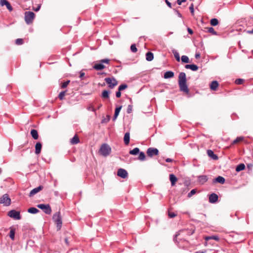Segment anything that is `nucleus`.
<instances>
[{"instance_id":"nucleus-29","label":"nucleus","mask_w":253,"mask_h":253,"mask_svg":"<svg viewBox=\"0 0 253 253\" xmlns=\"http://www.w3.org/2000/svg\"><path fill=\"white\" fill-rule=\"evenodd\" d=\"M245 168V166L244 164H240L238 165L236 168V171H240L243 169H244Z\"/></svg>"},{"instance_id":"nucleus-36","label":"nucleus","mask_w":253,"mask_h":253,"mask_svg":"<svg viewBox=\"0 0 253 253\" xmlns=\"http://www.w3.org/2000/svg\"><path fill=\"white\" fill-rule=\"evenodd\" d=\"M138 159L140 161H144L145 159V154L143 152H141L139 153Z\"/></svg>"},{"instance_id":"nucleus-10","label":"nucleus","mask_w":253,"mask_h":253,"mask_svg":"<svg viewBox=\"0 0 253 253\" xmlns=\"http://www.w3.org/2000/svg\"><path fill=\"white\" fill-rule=\"evenodd\" d=\"M43 186L42 185H40L38 187L33 189V190H32L30 191V193L29 194V196L30 197H32L35 195L37 194L38 192L41 191L43 189Z\"/></svg>"},{"instance_id":"nucleus-12","label":"nucleus","mask_w":253,"mask_h":253,"mask_svg":"<svg viewBox=\"0 0 253 253\" xmlns=\"http://www.w3.org/2000/svg\"><path fill=\"white\" fill-rule=\"evenodd\" d=\"M0 3L1 6L5 5L9 11H12V7L7 0H0Z\"/></svg>"},{"instance_id":"nucleus-33","label":"nucleus","mask_w":253,"mask_h":253,"mask_svg":"<svg viewBox=\"0 0 253 253\" xmlns=\"http://www.w3.org/2000/svg\"><path fill=\"white\" fill-rule=\"evenodd\" d=\"M172 53H173V55L174 56V57L175 58L177 61L179 62L180 60V56L176 50H172Z\"/></svg>"},{"instance_id":"nucleus-57","label":"nucleus","mask_w":253,"mask_h":253,"mask_svg":"<svg viewBox=\"0 0 253 253\" xmlns=\"http://www.w3.org/2000/svg\"><path fill=\"white\" fill-rule=\"evenodd\" d=\"M187 31L189 34L192 35L193 34V31L191 29L188 28Z\"/></svg>"},{"instance_id":"nucleus-19","label":"nucleus","mask_w":253,"mask_h":253,"mask_svg":"<svg viewBox=\"0 0 253 253\" xmlns=\"http://www.w3.org/2000/svg\"><path fill=\"white\" fill-rule=\"evenodd\" d=\"M218 86V83L216 81L211 82L210 84V88L212 90H216Z\"/></svg>"},{"instance_id":"nucleus-48","label":"nucleus","mask_w":253,"mask_h":253,"mask_svg":"<svg viewBox=\"0 0 253 253\" xmlns=\"http://www.w3.org/2000/svg\"><path fill=\"white\" fill-rule=\"evenodd\" d=\"M176 214L174 212H169V216L170 218H173L175 217Z\"/></svg>"},{"instance_id":"nucleus-46","label":"nucleus","mask_w":253,"mask_h":253,"mask_svg":"<svg viewBox=\"0 0 253 253\" xmlns=\"http://www.w3.org/2000/svg\"><path fill=\"white\" fill-rule=\"evenodd\" d=\"M132 110V106L131 105H129L127 107V113L128 114H130V113H131Z\"/></svg>"},{"instance_id":"nucleus-31","label":"nucleus","mask_w":253,"mask_h":253,"mask_svg":"<svg viewBox=\"0 0 253 253\" xmlns=\"http://www.w3.org/2000/svg\"><path fill=\"white\" fill-rule=\"evenodd\" d=\"M102 97L107 99L109 97V92L108 90H103L102 93Z\"/></svg>"},{"instance_id":"nucleus-17","label":"nucleus","mask_w":253,"mask_h":253,"mask_svg":"<svg viewBox=\"0 0 253 253\" xmlns=\"http://www.w3.org/2000/svg\"><path fill=\"white\" fill-rule=\"evenodd\" d=\"M93 68L96 70L99 71L104 69L105 66L100 62V63L95 64Z\"/></svg>"},{"instance_id":"nucleus-34","label":"nucleus","mask_w":253,"mask_h":253,"mask_svg":"<svg viewBox=\"0 0 253 253\" xmlns=\"http://www.w3.org/2000/svg\"><path fill=\"white\" fill-rule=\"evenodd\" d=\"M181 61L182 62L185 63H188L190 62L189 59L186 55H182L181 56Z\"/></svg>"},{"instance_id":"nucleus-30","label":"nucleus","mask_w":253,"mask_h":253,"mask_svg":"<svg viewBox=\"0 0 253 253\" xmlns=\"http://www.w3.org/2000/svg\"><path fill=\"white\" fill-rule=\"evenodd\" d=\"M139 149L137 147L134 148L129 151V154L132 155H136L139 153Z\"/></svg>"},{"instance_id":"nucleus-37","label":"nucleus","mask_w":253,"mask_h":253,"mask_svg":"<svg viewBox=\"0 0 253 253\" xmlns=\"http://www.w3.org/2000/svg\"><path fill=\"white\" fill-rule=\"evenodd\" d=\"M15 230L14 229H11L9 232V237L12 240H14Z\"/></svg>"},{"instance_id":"nucleus-32","label":"nucleus","mask_w":253,"mask_h":253,"mask_svg":"<svg viewBox=\"0 0 253 253\" xmlns=\"http://www.w3.org/2000/svg\"><path fill=\"white\" fill-rule=\"evenodd\" d=\"M210 23L211 26H215L218 25V21L216 18H212L211 20Z\"/></svg>"},{"instance_id":"nucleus-26","label":"nucleus","mask_w":253,"mask_h":253,"mask_svg":"<svg viewBox=\"0 0 253 253\" xmlns=\"http://www.w3.org/2000/svg\"><path fill=\"white\" fill-rule=\"evenodd\" d=\"M31 134L32 137L34 139H38L39 138L38 133L37 130L36 129H32L31 130Z\"/></svg>"},{"instance_id":"nucleus-44","label":"nucleus","mask_w":253,"mask_h":253,"mask_svg":"<svg viewBox=\"0 0 253 253\" xmlns=\"http://www.w3.org/2000/svg\"><path fill=\"white\" fill-rule=\"evenodd\" d=\"M70 82V81L69 80H68V81H67L63 83L62 84V85H61V87L63 88L66 87L69 84Z\"/></svg>"},{"instance_id":"nucleus-23","label":"nucleus","mask_w":253,"mask_h":253,"mask_svg":"<svg viewBox=\"0 0 253 253\" xmlns=\"http://www.w3.org/2000/svg\"><path fill=\"white\" fill-rule=\"evenodd\" d=\"M213 182L223 184L225 182V178L222 176H218L215 179H214Z\"/></svg>"},{"instance_id":"nucleus-25","label":"nucleus","mask_w":253,"mask_h":253,"mask_svg":"<svg viewBox=\"0 0 253 253\" xmlns=\"http://www.w3.org/2000/svg\"><path fill=\"white\" fill-rule=\"evenodd\" d=\"M154 58V55L151 52H148L146 54V59L148 61H151Z\"/></svg>"},{"instance_id":"nucleus-42","label":"nucleus","mask_w":253,"mask_h":253,"mask_svg":"<svg viewBox=\"0 0 253 253\" xmlns=\"http://www.w3.org/2000/svg\"><path fill=\"white\" fill-rule=\"evenodd\" d=\"M243 139V137H237V138L236 139H235L233 141L232 144H236V143L240 142V141L242 140Z\"/></svg>"},{"instance_id":"nucleus-15","label":"nucleus","mask_w":253,"mask_h":253,"mask_svg":"<svg viewBox=\"0 0 253 253\" xmlns=\"http://www.w3.org/2000/svg\"><path fill=\"white\" fill-rule=\"evenodd\" d=\"M207 154L211 158L214 160H216L218 158V156L215 154L214 152L211 150H208L207 151Z\"/></svg>"},{"instance_id":"nucleus-40","label":"nucleus","mask_w":253,"mask_h":253,"mask_svg":"<svg viewBox=\"0 0 253 253\" xmlns=\"http://www.w3.org/2000/svg\"><path fill=\"white\" fill-rule=\"evenodd\" d=\"M15 43L17 45H21L23 43V40L22 39H17L15 41Z\"/></svg>"},{"instance_id":"nucleus-47","label":"nucleus","mask_w":253,"mask_h":253,"mask_svg":"<svg viewBox=\"0 0 253 253\" xmlns=\"http://www.w3.org/2000/svg\"><path fill=\"white\" fill-rule=\"evenodd\" d=\"M109 61H110V60L108 59H103L100 60V62H101L102 64H103V63L109 64Z\"/></svg>"},{"instance_id":"nucleus-3","label":"nucleus","mask_w":253,"mask_h":253,"mask_svg":"<svg viewBox=\"0 0 253 253\" xmlns=\"http://www.w3.org/2000/svg\"><path fill=\"white\" fill-rule=\"evenodd\" d=\"M52 219L54 222L56 224L58 230H60L62 224V221L60 212H57L54 213L53 215Z\"/></svg>"},{"instance_id":"nucleus-24","label":"nucleus","mask_w":253,"mask_h":253,"mask_svg":"<svg viewBox=\"0 0 253 253\" xmlns=\"http://www.w3.org/2000/svg\"><path fill=\"white\" fill-rule=\"evenodd\" d=\"M174 76V73L172 71H167L165 73L164 77L165 79L172 78Z\"/></svg>"},{"instance_id":"nucleus-13","label":"nucleus","mask_w":253,"mask_h":253,"mask_svg":"<svg viewBox=\"0 0 253 253\" xmlns=\"http://www.w3.org/2000/svg\"><path fill=\"white\" fill-rule=\"evenodd\" d=\"M218 195L215 193H212L209 196V202L211 203H215L218 200Z\"/></svg>"},{"instance_id":"nucleus-7","label":"nucleus","mask_w":253,"mask_h":253,"mask_svg":"<svg viewBox=\"0 0 253 253\" xmlns=\"http://www.w3.org/2000/svg\"><path fill=\"white\" fill-rule=\"evenodd\" d=\"M10 217L13 218L16 220H19L21 218L20 211H16L14 210L10 211L7 214Z\"/></svg>"},{"instance_id":"nucleus-51","label":"nucleus","mask_w":253,"mask_h":253,"mask_svg":"<svg viewBox=\"0 0 253 253\" xmlns=\"http://www.w3.org/2000/svg\"><path fill=\"white\" fill-rule=\"evenodd\" d=\"M121 91L118 89V91L116 93V96L117 98H120L121 96Z\"/></svg>"},{"instance_id":"nucleus-60","label":"nucleus","mask_w":253,"mask_h":253,"mask_svg":"<svg viewBox=\"0 0 253 253\" xmlns=\"http://www.w3.org/2000/svg\"><path fill=\"white\" fill-rule=\"evenodd\" d=\"M206 241H209L211 239V236H207L205 238Z\"/></svg>"},{"instance_id":"nucleus-20","label":"nucleus","mask_w":253,"mask_h":253,"mask_svg":"<svg viewBox=\"0 0 253 253\" xmlns=\"http://www.w3.org/2000/svg\"><path fill=\"white\" fill-rule=\"evenodd\" d=\"M124 140L126 145H128L129 144L130 140V133L129 132H127L125 134Z\"/></svg>"},{"instance_id":"nucleus-41","label":"nucleus","mask_w":253,"mask_h":253,"mask_svg":"<svg viewBox=\"0 0 253 253\" xmlns=\"http://www.w3.org/2000/svg\"><path fill=\"white\" fill-rule=\"evenodd\" d=\"M66 91H61L58 95V97L60 100H62L65 95Z\"/></svg>"},{"instance_id":"nucleus-56","label":"nucleus","mask_w":253,"mask_h":253,"mask_svg":"<svg viewBox=\"0 0 253 253\" xmlns=\"http://www.w3.org/2000/svg\"><path fill=\"white\" fill-rule=\"evenodd\" d=\"M186 0H177V2L178 5H181L183 2H185Z\"/></svg>"},{"instance_id":"nucleus-2","label":"nucleus","mask_w":253,"mask_h":253,"mask_svg":"<svg viewBox=\"0 0 253 253\" xmlns=\"http://www.w3.org/2000/svg\"><path fill=\"white\" fill-rule=\"evenodd\" d=\"M99 152L102 156L106 157L110 154L111 148L108 144L104 143L101 145Z\"/></svg>"},{"instance_id":"nucleus-35","label":"nucleus","mask_w":253,"mask_h":253,"mask_svg":"<svg viewBox=\"0 0 253 253\" xmlns=\"http://www.w3.org/2000/svg\"><path fill=\"white\" fill-rule=\"evenodd\" d=\"M208 31L209 33L212 34L213 35H217V32L214 30V29L212 27H209L207 28Z\"/></svg>"},{"instance_id":"nucleus-4","label":"nucleus","mask_w":253,"mask_h":253,"mask_svg":"<svg viewBox=\"0 0 253 253\" xmlns=\"http://www.w3.org/2000/svg\"><path fill=\"white\" fill-rule=\"evenodd\" d=\"M35 17V14L32 11H26L25 12L24 19L27 24H30L34 20Z\"/></svg>"},{"instance_id":"nucleus-1","label":"nucleus","mask_w":253,"mask_h":253,"mask_svg":"<svg viewBox=\"0 0 253 253\" xmlns=\"http://www.w3.org/2000/svg\"><path fill=\"white\" fill-rule=\"evenodd\" d=\"M178 84L180 90L185 93L189 92L188 86L186 84V76L184 72H181L178 76Z\"/></svg>"},{"instance_id":"nucleus-14","label":"nucleus","mask_w":253,"mask_h":253,"mask_svg":"<svg viewBox=\"0 0 253 253\" xmlns=\"http://www.w3.org/2000/svg\"><path fill=\"white\" fill-rule=\"evenodd\" d=\"M198 179L199 182H200L201 184H204L207 181L208 177L205 175H202L198 176Z\"/></svg>"},{"instance_id":"nucleus-27","label":"nucleus","mask_w":253,"mask_h":253,"mask_svg":"<svg viewBox=\"0 0 253 253\" xmlns=\"http://www.w3.org/2000/svg\"><path fill=\"white\" fill-rule=\"evenodd\" d=\"M79 141V138L77 135H75L70 140V142L72 144H76L78 143Z\"/></svg>"},{"instance_id":"nucleus-53","label":"nucleus","mask_w":253,"mask_h":253,"mask_svg":"<svg viewBox=\"0 0 253 253\" xmlns=\"http://www.w3.org/2000/svg\"><path fill=\"white\" fill-rule=\"evenodd\" d=\"M87 110H89V111H93V112H95V109H94V108L92 106H89L87 108Z\"/></svg>"},{"instance_id":"nucleus-52","label":"nucleus","mask_w":253,"mask_h":253,"mask_svg":"<svg viewBox=\"0 0 253 253\" xmlns=\"http://www.w3.org/2000/svg\"><path fill=\"white\" fill-rule=\"evenodd\" d=\"M84 73L82 71H81L80 73V78L81 79H83L84 77Z\"/></svg>"},{"instance_id":"nucleus-50","label":"nucleus","mask_w":253,"mask_h":253,"mask_svg":"<svg viewBox=\"0 0 253 253\" xmlns=\"http://www.w3.org/2000/svg\"><path fill=\"white\" fill-rule=\"evenodd\" d=\"M211 239L214 240L215 241H218L219 240V238L218 236L213 235L211 236Z\"/></svg>"},{"instance_id":"nucleus-64","label":"nucleus","mask_w":253,"mask_h":253,"mask_svg":"<svg viewBox=\"0 0 253 253\" xmlns=\"http://www.w3.org/2000/svg\"><path fill=\"white\" fill-rule=\"evenodd\" d=\"M101 106H102V104H100L98 105V107H97V109H99Z\"/></svg>"},{"instance_id":"nucleus-16","label":"nucleus","mask_w":253,"mask_h":253,"mask_svg":"<svg viewBox=\"0 0 253 253\" xmlns=\"http://www.w3.org/2000/svg\"><path fill=\"white\" fill-rule=\"evenodd\" d=\"M42 147V145L41 142H37L35 146V153L36 154H39L41 152V149Z\"/></svg>"},{"instance_id":"nucleus-45","label":"nucleus","mask_w":253,"mask_h":253,"mask_svg":"<svg viewBox=\"0 0 253 253\" xmlns=\"http://www.w3.org/2000/svg\"><path fill=\"white\" fill-rule=\"evenodd\" d=\"M243 82H244V80H243L242 79H236L235 81V83L237 84H241L243 83Z\"/></svg>"},{"instance_id":"nucleus-18","label":"nucleus","mask_w":253,"mask_h":253,"mask_svg":"<svg viewBox=\"0 0 253 253\" xmlns=\"http://www.w3.org/2000/svg\"><path fill=\"white\" fill-rule=\"evenodd\" d=\"M185 67L186 69H191L193 71H196L198 69V67L195 64H187Z\"/></svg>"},{"instance_id":"nucleus-5","label":"nucleus","mask_w":253,"mask_h":253,"mask_svg":"<svg viewBox=\"0 0 253 253\" xmlns=\"http://www.w3.org/2000/svg\"><path fill=\"white\" fill-rule=\"evenodd\" d=\"M104 81L108 84V86L111 89L113 88L118 84V82L114 77L106 78Z\"/></svg>"},{"instance_id":"nucleus-61","label":"nucleus","mask_w":253,"mask_h":253,"mask_svg":"<svg viewBox=\"0 0 253 253\" xmlns=\"http://www.w3.org/2000/svg\"><path fill=\"white\" fill-rule=\"evenodd\" d=\"M247 33L248 34H253V28L252 29V30H250V31H247Z\"/></svg>"},{"instance_id":"nucleus-38","label":"nucleus","mask_w":253,"mask_h":253,"mask_svg":"<svg viewBox=\"0 0 253 253\" xmlns=\"http://www.w3.org/2000/svg\"><path fill=\"white\" fill-rule=\"evenodd\" d=\"M127 87V85L126 84H121L118 88V89L120 91H122L123 90H124L126 89Z\"/></svg>"},{"instance_id":"nucleus-8","label":"nucleus","mask_w":253,"mask_h":253,"mask_svg":"<svg viewBox=\"0 0 253 253\" xmlns=\"http://www.w3.org/2000/svg\"><path fill=\"white\" fill-rule=\"evenodd\" d=\"M37 207L42 210L46 214H49L51 212V209L49 205L39 204Z\"/></svg>"},{"instance_id":"nucleus-28","label":"nucleus","mask_w":253,"mask_h":253,"mask_svg":"<svg viewBox=\"0 0 253 253\" xmlns=\"http://www.w3.org/2000/svg\"><path fill=\"white\" fill-rule=\"evenodd\" d=\"M28 212L30 213L36 214L39 212V210L35 207H31L28 209Z\"/></svg>"},{"instance_id":"nucleus-6","label":"nucleus","mask_w":253,"mask_h":253,"mask_svg":"<svg viewBox=\"0 0 253 253\" xmlns=\"http://www.w3.org/2000/svg\"><path fill=\"white\" fill-rule=\"evenodd\" d=\"M0 204H2L5 206H8L10 205L11 199L8 194H5L0 198Z\"/></svg>"},{"instance_id":"nucleus-62","label":"nucleus","mask_w":253,"mask_h":253,"mask_svg":"<svg viewBox=\"0 0 253 253\" xmlns=\"http://www.w3.org/2000/svg\"><path fill=\"white\" fill-rule=\"evenodd\" d=\"M40 8H41V5H39L36 8L34 9V10L35 11H38L40 10Z\"/></svg>"},{"instance_id":"nucleus-58","label":"nucleus","mask_w":253,"mask_h":253,"mask_svg":"<svg viewBox=\"0 0 253 253\" xmlns=\"http://www.w3.org/2000/svg\"><path fill=\"white\" fill-rule=\"evenodd\" d=\"M166 162L167 163H170L173 162V160L170 158H167L166 159Z\"/></svg>"},{"instance_id":"nucleus-49","label":"nucleus","mask_w":253,"mask_h":253,"mask_svg":"<svg viewBox=\"0 0 253 253\" xmlns=\"http://www.w3.org/2000/svg\"><path fill=\"white\" fill-rule=\"evenodd\" d=\"M189 9L190 10V12L191 13H192V15H194V5H193V4L192 3L190 5V6L189 7Z\"/></svg>"},{"instance_id":"nucleus-9","label":"nucleus","mask_w":253,"mask_h":253,"mask_svg":"<svg viewBox=\"0 0 253 253\" xmlns=\"http://www.w3.org/2000/svg\"><path fill=\"white\" fill-rule=\"evenodd\" d=\"M146 153L148 156L152 157L154 155H158L159 154V150L157 148L150 147L147 150Z\"/></svg>"},{"instance_id":"nucleus-54","label":"nucleus","mask_w":253,"mask_h":253,"mask_svg":"<svg viewBox=\"0 0 253 253\" xmlns=\"http://www.w3.org/2000/svg\"><path fill=\"white\" fill-rule=\"evenodd\" d=\"M165 1L168 5V6L171 8V3L168 0H165Z\"/></svg>"},{"instance_id":"nucleus-22","label":"nucleus","mask_w":253,"mask_h":253,"mask_svg":"<svg viewBox=\"0 0 253 253\" xmlns=\"http://www.w3.org/2000/svg\"><path fill=\"white\" fill-rule=\"evenodd\" d=\"M169 180L171 182L172 186H174L177 180L176 177L173 174H170L169 175Z\"/></svg>"},{"instance_id":"nucleus-21","label":"nucleus","mask_w":253,"mask_h":253,"mask_svg":"<svg viewBox=\"0 0 253 253\" xmlns=\"http://www.w3.org/2000/svg\"><path fill=\"white\" fill-rule=\"evenodd\" d=\"M122 106H120L117 107L115 109V114H114L113 119V121H115L117 118V117L120 113V112L122 109Z\"/></svg>"},{"instance_id":"nucleus-39","label":"nucleus","mask_w":253,"mask_h":253,"mask_svg":"<svg viewBox=\"0 0 253 253\" xmlns=\"http://www.w3.org/2000/svg\"><path fill=\"white\" fill-rule=\"evenodd\" d=\"M130 49L132 52H136L137 51V49L136 47V45L135 44H132L130 46Z\"/></svg>"},{"instance_id":"nucleus-55","label":"nucleus","mask_w":253,"mask_h":253,"mask_svg":"<svg viewBox=\"0 0 253 253\" xmlns=\"http://www.w3.org/2000/svg\"><path fill=\"white\" fill-rule=\"evenodd\" d=\"M200 56H201V54L200 53H199V52L196 53L195 55L196 59L200 58Z\"/></svg>"},{"instance_id":"nucleus-59","label":"nucleus","mask_w":253,"mask_h":253,"mask_svg":"<svg viewBox=\"0 0 253 253\" xmlns=\"http://www.w3.org/2000/svg\"><path fill=\"white\" fill-rule=\"evenodd\" d=\"M175 11L178 17H182V15L180 13V12L178 11L175 10Z\"/></svg>"},{"instance_id":"nucleus-11","label":"nucleus","mask_w":253,"mask_h":253,"mask_svg":"<svg viewBox=\"0 0 253 253\" xmlns=\"http://www.w3.org/2000/svg\"><path fill=\"white\" fill-rule=\"evenodd\" d=\"M117 175L119 177L125 178L127 177L128 173L127 171L123 169H119L117 172Z\"/></svg>"},{"instance_id":"nucleus-43","label":"nucleus","mask_w":253,"mask_h":253,"mask_svg":"<svg viewBox=\"0 0 253 253\" xmlns=\"http://www.w3.org/2000/svg\"><path fill=\"white\" fill-rule=\"evenodd\" d=\"M196 189H192L188 194V197H191L193 195H194L196 193Z\"/></svg>"},{"instance_id":"nucleus-63","label":"nucleus","mask_w":253,"mask_h":253,"mask_svg":"<svg viewBox=\"0 0 253 253\" xmlns=\"http://www.w3.org/2000/svg\"><path fill=\"white\" fill-rule=\"evenodd\" d=\"M178 236V234H176L175 235V237H174V238H173V240H174V242H175V241H176V237H177Z\"/></svg>"}]
</instances>
